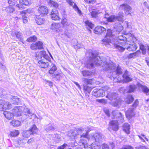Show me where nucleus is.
Returning a JSON list of instances; mask_svg holds the SVG:
<instances>
[{
	"mask_svg": "<svg viewBox=\"0 0 149 149\" xmlns=\"http://www.w3.org/2000/svg\"><path fill=\"white\" fill-rule=\"evenodd\" d=\"M109 70L113 71L112 76L114 79H117L118 82H120L123 79H125L126 82H129L132 80L129 77L128 71L126 70L123 74L122 70L119 65L116 67L114 64H108L106 61L104 70L107 71Z\"/></svg>",
	"mask_w": 149,
	"mask_h": 149,
	"instance_id": "nucleus-1",
	"label": "nucleus"
},
{
	"mask_svg": "<svg viewBox=\"0 0 149 149\" xmlns=\"http://www.w3.org/2000/svg\"><path fill=\"white\" fill-rule=\"evenodd\" d=\"M106 58L102 56H98L97 54L92 53L90 60L86 65L88 69L93 68L94 65L96 66H100L103 67L104 70Z\"/></svg>",
	"mask_w": 149,
	"mask_h": 149,
	"instance_id": "nucleus-2",
	"label": "nucleus"
},
{
	"mask_svg": "<svg viewBox=\"0 0 149 149\" xmlns=\"http://www.w3.org/2000/svg\"><path fill=\"white\" fill-rule=\"evenodd\" d=\"M112 32L111 29H108L107 30V34L104 39L102 40L103 43L107 45H110L111 42L115 38V36L112 34Z\"/></svg>",
	"mask_w": 149,
	"mask_h": 149,
	"instance_id": "nucleus-3",
	"label": "nucleus"
},
{
	"mask_svg": "<svg viewBox=\"0 0 149 149\" xmlns=\"http://www.w3.org/2000/svg\"><path fill=\"white\" fill-rule=\"evenodd\" d=\"M124 13L123 12H119L118 16L115 15L110 16L107 19V21L108 22H112L116 21H119L123 22V21Z\"/></svg>",
	"mask_w": 149,
	"mask_h": 149,
	"instance_id": "nucleus-4",
	"label": "nucleus"
},
{
	"mask_svg": "<svg viewBox=\"0 0 149 149\" xmlns=\"http://www.w3.org/2000/svg\"><path fill=\"white\" fill-rule=\"evenodd\" d=\"M126 41L127 40H124L120 41L118 40H115V41L113 40L111 42V44L114 45V47L118 49L120 52H123L125 49L120 46L119 44L121 45H123L125 44Z\"/></svg>",
	"mask_w": 149,
	"mask_h": 149,
	"instance_id": "nucleus-5",
	"label": "nucleus"
},
{
	"mask_svg": "<svg viewBox=\"0 0 149 149\" xmlns=\"http://www.w3.org/2000/svg\"><path fill=\"white\" fill-rule=\"evenodd\" d=\"M92 95L96 97H102L104 95L105 92L102 89L96 88L92 92Z\"/></svg>",
	"mask_w": 149,
	"mask_h": 149,
	"instance_id": "nucleus-6",
	"label": "nucleus"
},
{
	"mask_svg": "<svg viewBox=\"0 0 149 149\" xmlns=\"http://www.w3.org/2000/svg\"><path fill=\"white\" fill-rule=\"evenodd\" d=\"M46 61L47 60H46ZM38 65L41 68H50L52 65V63L50 62H47L41 60L39 61Z\"/></svg>",
	"mask_w": 149,
	"mask_h": 149,
	"instance_id": "nucleus-7",
	"label": "nucleus"
},
{
	"mask_svg": "<svg viewBox=\"0 0 149 149\" xmlns=\"http://www.w3.org/2000/svg\"><path fill=\"white\" fill-rule=\"evenodd\" d=\"M24 115L23 118L25 119L31 118L32 116L34 114L29 109L27 108H25L23 112Z\"/></svg>",
	"mask_w": 149,
	"mask_h": 149,
	"instance_id": "nucleus-8",
	"label": "nucleus"
},
{
	"mask_svg": "<svg viewBox=\"0 0 149 149\" xmlns=\"http://www.w3.org/2000/svg\"><path fill=\"white\" fill-rule=\"evenodd\" d=\"M119 8L120 10H123L125 14L127 15L130 14L131 8L128 4L126 3L120 5Z\"/></svg>",
	"mask_w": 149,
	"mask_h": 149,
	"instance_id": "nucleus-9",
	"label": "nucleus"
},
{
	"mask_svg": "<svg viewBox=\"0 0 149 149\" xmlns=\"http://www.w3.org/2000/svg\"><path fill=\"white\" fill-rule=\"evenodd\" d=\"M40 16L42 17L47 15L48 13V10L47 7L45 6H41L38 9Z\"/></svg>",
	"mask_w": 149,
	"mask_h": 149,
	"instance_id": "nucleus-10",
	"label": "nucleus"
},
{
	"mask_svg": "<svg viewBox=\"0 0 149 149\" xmlns=\"http://www.w3.org/2000/svg\"><path fill=\"white\" fill-rule=\"evenodd\" d=\"M19 2L20 4H17V6L20 9L24 8L23 5L28 6L30 5L31 3V0H19Z\"/></svg>",
	"mask_w": 149,
	"mask_h": 149,
	"instance_id": "nucleus-11",
	"label": "nucleus"
},
{
	"mask_svg": "<svg viewBox=\"0 0 149 149\" xmlns=\"http://www.w3.org/2000/svg\"><path fill=\"white\" fill-rule=\"evenodd\" d=\"M109 128L114 131H117L118 129V124L117 120L111 121L109 125Z\"/></svg>",
	"mask_w": 149,
	"mask_h": 149,
	"instance_id": "nucleus-12",
	"label": "nucleus"
},
{
	"mask_svg": "<svg viewBox=\"0 0 149 149\" xmlns=\"http://www.w3.org/2000/svg\"><path fill=\"white\" fill-rule=\"evenodd\" d=\"M137 85L140 90H141L142 92L146 94V95H148L149 88L147 86H143L139 83H138Z\"/></svg>",
	"mask_w": 149,
	"mask_h": 149,
	"instance_id": "nucleus-13",
	"label": "nucleus"
},
{
	"mask_svg": "<svg viewBox=\"0 0 149 149\" xmlns=\"http://www.w3.org/2000/svg\"><path fill=\"white\" fill-rule=\"evenodd\" d=\"M71 43L74 48L76 50L82 48L83 47V45L80 43H78L77 40L75 39L72 40Z\"/></svg>",
	"mask_w": 149,
	"mask_h": 149,
	"instance_id": "nucleus-14",
	"label": "nucleus"
},
{
	"mask_svg": "<svg viewBox=\"0 0 149 149\" xmlns=\"http://www.w3.org/2000/svg\"><path fill=\"white\" fill-rule=\"evenodd\" d=\"M64 75L60 71L56 72L54 74L52 75V77L55 80H59L63 77Z\"/></svg>",
	"mask_w": 149,
	"mask_h": 149,
	"instance_id": "nucleus-15",
	"label": "nucleus"
},
{
	"mask_svg": "<svg viewBox=\"0 0 149 149\" xmlns=\"http://www.w3.org/2000/svg\"><path fill=\"white\" fill-rule=\"evenodd\" d=\"M58 11L55 9H53L51 13V17L53 20H57L59 19V17L58 16Z\"/></svg>",
	"mask_w": 149,
	"mask_h": 149,
	"instance_id": "nucleus-16",
	"label": "nucleus"
},
{
	"mask_svg": "<svg viewBox=\"0 0 149 149\" xmlns=\"http://www.w3.org/2000/svg\"><path fill=\"white\" fill-rule=\"evenodd\" d=\"M137 48L136 45L134 42L133 41L130 44H129V45L127 48V49L130 51H134Z\"/></svg>",
	"mask_w": 149,
	"mask_h": 149,
	"instance_id": "nucleus-17",
	"label": "nucleus"
},
{
	"mask_svg": "<svg viewBox=\"0 0 149 149\" xmlns=\"http://www.w3.org/2000/svg\"><path fill=\"white\" fill-rule=\"evenodd\" d=\"M92 139L96 142H99L102 139L101 135L98 133L95 134L93 136Z\"/></svg>",
	"mask_w": 149,
	"mask_h": 149,
	"instance_id": "nucleus-18",
	"label": "nucleus"
},
{
	"mask_svg": "<svg viewBox=\"0 0 149 149\" xmlns=\"http://www.w3.org/2000/svg\"><path fill=\"white\" fill-rule=\"evenodd\" d=\"M106 29L104 27L100 26H97L95 28L94 32L96 34H102L104 31H106Z\"/></svg>",
	"mask_w": 149,
	"mask_h": 149,
	"instance_id": "nucleus-19",
	"label": "nucleus"
},
{
	"mask_svg": "<svg viewBox=\"0 0 149 149\" xmlns=\"http://www.w3.org/2000/svg\"><path fill=\"white\" fill-rule=\"evenodd\" d=\"M84 92L86 94V96L88 97L89 96V95L92 90V88L87 85H84Z\"/></svg>",
	"mask_w": 149,
	"mask_h": 149,
	"instance_id": "nucleus-20",
	"label": "nucleus"
},
{
	"mask_svg": "<svg viewBox=\"0 0 149 149\" xmlns=\"http://www.w3.org/2000/svg\"><path fill=\"white\" fill-rule=\"evenodd\" d=\"M118 97V94L116 93H109L106 96V97L111 101L116 99Z\"/></svg>",
	"mask_w": 149,
	"mask_h": 149,
	"instance_id": "nucleus-21",
	"label": "nucleus"
},
{
	"mask_svg": "<svg viewBox=\"0 0 149 149\" xmlns=\"http://www.w3.org/2000/svg\"><path fill=\"white\" fill-rule=\"evenodd\" d=\"M125 115L127 117L131 118L134 115L133 109H128L125 112Z\"/></svg>",
	"mask_w": 149,
	"mask_h": 149,
	"instance_id": "nucleus-22",
	"label": "nucleus"
},
{
	"mask_svg": "<svg viewBox=\"0 0 149 149\" xmlns=\"http://www.w3.org/2000/svg\"><path fill=\"white\" fill-rule=\"evenodd\" d=\"M3 114L5 117L8 119H12L13 118L14 114L10 112L7 111H4L3 113Z\"/></svg>",
	"mask_w": 149,
	"mask_h": 149,
	"instance_id": "nucleus-23",
	"label": "nucleus"
},
{
	"mask_svg": "<svg viewBox=\"0 0 149 149\" xmlns=\"http://www.w3.org/2000/svg\"><path fill=\"white\" fill-rule=\"evenodd\" d=\"M3 10H5L8 13H11L15 11V9L12 6L10 5L9 6L4 7L3 8Z\"/></svg>",
	"mask_w": 149,
	"mask_h": 149,
	"instance_id": "nucleus-24",
	"label": "nucleus"
},
{
	"mask_svg": "<svg viewBox=\"0 0 149 149\" xmlns=\"http://www.w3.org/2000/svg\"><path fill=\"white\" fill-rule=\"evenodd\" d=\"M40 16L36 15L35 18L36 23L38 25H41L45 22V20L43 18H41Z\"/></svg>",
	"mask_w": 149,
	"mask_h": 149,
	"instance_id": "nucleus-25",
	"label": "nucleus"
},
{
	"mask_svg": "<svg viewBox=\"0 0 149 149\" xmlns=\"http://www.w3.org/2000/svg\"><path fill=\"white\" fill-rule=\"evenodd\" d=\"M37 56V55H36ZM38 58H42V57L44 58L47 59V58H48V56L46 54V52L44 51H40L38 54Z\"/></svg>",
	"mask_w": 149,
	"mask_h": 149,
	"instance_id": "nucleus-26",
	"label": "nucleus"
},
{
	"mask_svg": "<svg viewBox=\"0 0 149 149\" xmlns=\"http://www.w3.org/2000/svg\"><path fill=\"white\" fill-rule=\"evenodd\" d=\"M32 134H37L38 130L35 125H33L29 129Z\"/></svg>",
	"mask_w": 149,
	"mask_h": 149,
	"instance_id": "nucleus-27",
	"label": "nucleus"
},
{
	"mask_svg": "<svg viewBox=\"0 0 149 149\" xmlns=\"http://www.w3.org/2000/svg\"><path fill=\"white\" fill-rule=\"evenodd\" d=\"M123 130L127 134L130 133V125L128 123H125L123 125Z\"/></svg>",
	"mask_w": 149,
	"mask_h": 149,
	"instance_id": "nucleus-28",
	"label": "nucleus"
},
{
	"mask_svg": "<svg viewBox=\"0 0 149 149\" xmlns=\"http://www.w3.org/2000/svg\"><path fill=\"white\" fill-rule=\"evenodd\" d=\"M56 127L54 124H49L46 128V130L47 132L50 131H53L56 129Z\"/></svg>",
	"mask_w": 149,
	"mask_h": 149,
	"instance_id": "nucleus-29",
	"label": "nucleus"
},
{
	"mask_svg": "<svg viewBox=\"0 0 149 149\" xmlns=\"http://www.w3.org/2000/svg\"><path fill=\"white\" fill-rule=\"evenodd\" d=\"M83 76L85 77H88L91 76L92 74V72L89 70H83L81 72Z\"/></svg>",
	"mask_w": 149,
	"mask_h": 149,
	"instance_id": "nucleus-30",
	"label": "nucleus"
},
{
	"mask_svg": "<svg viewBox=\"0 0 149 149\" xmlns=\"http://www.w3.org/2000/svg\"><path fill=\"white\" fill-rule=\"evenodd\" d=\"M140 53L139 50H137L136 52L130 54L128 56V58H134L136 56H139Z\"/></svg>",
	"mask_w": 149,
	"mask_h": 149,
	"instance_id": "nucleus-31",
	"label": "nucleus"
},
{
	"mask_svg": "<svg viewBox=\"0 0 149 149\" xmlns=\"http://www.w3.org/2000/svg\"><path fill=\"white\" fill-rule=\"evenodd\" d=\"M136 86L134 85H130L128 87L127 89L128 90V92L131 93L134 92L136 88Z\"/></svg>",
	"mask_w": 149,
	"mask_h": 149,
	"instance_id": "nucleus-32",
	"label": "nucleus"
},
{
	"mask_svg": "<svg viewBox=\"0 0 149 149\" xmlns=\"http://www.w3.org/2000/svg\"><path fill=\"white\" fill-rule=\"evenodd\" d=\"M48 5L51 7H53L56 8H57L58 6V4L56 2L51 0H49L48 1Z\"/></svg>",
	"mask_w": 149,
	"mask_h": 149,
	"instance_id": "nucleus-33",
	"label": "nucleus"
},
{
	"mask_svg": "<svg viewBox=\"0 0 149 149\" xmlns=\"http://www.w3.org/2000/svg\"><path fill=\"white\" fill-rule=\"evenodd\" d=\"M134 99V98L132 95H129L125 99V101L127 104H130L133 102Z\"/></svg>",
	"mask_w": 149,
	"mask_h": 149,
	"instance_id": "nucleus-34",
	"label": "nucleus"
},
{
	"mask_svg": "<svg viewBox=\"0 0 149 149\" xmlns=\"http://www.w3.org/2000/svg\"><path fill=\"white\" fill-rule=\"evenodd\" d=\"M10 123L14 127H17L20 125L21 123L20 121L18 120H13L10 122Z\"/></svg>",
	"mask_w": 149,
	"mask_h": 149,
	"instance_id": "nucleus-35",
	"label": "nucleus"
},
{
	"mask_svg": "<svg viewBox=\"0 0 149 149\" xmlns=\"http://www.w3.org/2000/svg\"><path fill=\"white\" fill-rule=\"evenodd\" d=\"M87 141L85 139H81L79 141V145L80 146H83L84 148H86V146H87Z\"/></svg>",
	"mask_w": 149,
	"mask_h": 149,
	"instance_id": "nucleus-36",
	"label": "nucleus"
},
{
	"mask_svg": "<svg viewBox=\"0 0 149 149\" xmlns=\"http://www.w3.org/2000/svg\"><path fill=\"white\" fill-rule=\"evenodd\" d=\"M50 68L49 71V73L50 74H53L54 73L55 71H56L57 70L56 66L52 63V66L50 68Z\"/></svg>",
	"mask_w": 149,
	"mask_h": 149,
	"instance_id": "nucleus-37",
	"label": "nucleus"
},
{
	"mask_svg": "<svg viewBox=\"0 0 149 149\" xmlns=\"http://www.w3.org/2000/svg\"><path fill=\"white\" fill-rule=\"evenodd\" d=\"M22 134L24 137L28 138L32 134L31 132L29 130L24 131L22 132Z\"/></svg>",
	"mask_w": 149,
	"mask_h": 149,
	"instance_id": "nucleus-38",
	"label": "nucleus"
},
{
	"mask_svg": "<svg viewBox=\"0 0 149 149\" xmlns=\"http://www.w3.org/2000/svg\"><path fill=\"white\" fill-rule=\"evenodd\" d=\"M82 79L84 83L87 84H92L93 82V79H89L86 78H82Z\"/></svg>",
	"mask_w": 149,
	"mask_h": 149,
	"instance_id": "nucleus-39",
	"label": "nucleus"
},
{
	"mask_svg": "<svg viewBox=\"0 0 149 149\" xmlns=\"http://www.w3.org/2000/svg\"><path fill=\"white\" fill-rule=\"evenodd\" d=\"M121 113L119 112L118 111H114L112 112V115L113 116L112 117V118H117L119 116V115L120 116V113Z\"/></svg>",
	"mask_w": 149,
	"mask_h": 149,
	"instance_id": "nucleus-40",
	"label": "nucleus"
},
{
	"mask_svg": "<svg viewBox=\"0 0 149 149\" xmlns=\"http://www.w3.org/2000/svg\"><path fill=\"white\" fill-rule=\"evenodd\" d=\"M11 104L8 102L5 101L4 104H3L2 108L5 109H10L11 108Z\"/></svg>",
	"mask_w": 149,
	"mask_h": 149,
	"instance_id": "nucleus-41",
	"label": "nucleus"
},
{
	"mask_svg": "<svg viewBox=\"0 0 149 149\" xmlns=\"http://www.w3.org/2000/svg\"><path fill=\"white\" fill-rule=\"evenodd\" d=\"M140 49L142 51V54L143 55H145L146 53V47L142 44H140L139 45Z\"/></svg>",
	"mask_w": 149,
	"mask_h": 149,
	"instance_id": "nucleus-42",
	"label": "nucleus"
},
{
	"mask_svg": "<svg viewBox=\"0 0 149 149\" xmlns=\"http://www.w3.org/2000/svg\"><path fill=\"white\" fill-rule=\"evenodd\" d=\"M115 38H115L113 41H115V40H118L120 41L122 40H127V38L125 37H124L123 35L118 36V37H117L116 39H115Z\"/></svg>",
	"mask_w": 149,
	"mask_h": 149,
	"instance_id": "nucleus-43",
	"label": "nucleus"
},
{
	"mask_svg": "<svg viewBox=\"0 0 149 149\" xmlns=\"http://www.w3.org/2000/svg\"><path fill=\"white\" fill-rule=\"evenodd\" d=\"M19 134L18 131L15 130L10 132V135L11 136L15 137L18 136Z\"/></svg>",
	"mask_w": 149,
	"mask_h": 149,
	"instance_id": "nucleus-44",
	"label": "nucleus"
},
{
	"mask_svg": "<svg viewBox=\"0 0 149 149\" xmlns=\"http://www.w3.org/2000/svg\"><path fill=\"white\" fill-rule=\"evenodd\" d=\"M37 39L36 37L35 36H34L27 38V40L29 42H31L35 41L37 40Z\"/></svg>",
	"mask_w": 149,
	"mask_h": 149,
	"instance_id": "nucleus-45",
	"label": "nucleus"
},
{
	"mask_svg": "<svg viewBox=\"0 0 149 149\" xmlns=\"http://www.w3.org/2000/svg\"><path fill=\"white\" fill-rule=\"evenodd\" d=\"M37 45L38 49H40L43 48V43L42 42L40 41L37 42Z\"/></svg>",
	"mask_w": 149,
	"mask_h": 149,
	"instance_id": "nucleus-46",
	"label": "nucleus"
},
{
	"mask_svg": "<svg viewBox=\"0 0 149 149\" xmlns=\"http://www.w3.org/2000/svg\"><path fill=\"white\" fill-rule=\"evenodd\" d=\"M85 23L86 25L88 26L91 29H92L94 25L89 21H86Z\"/></svg>",
	"mask_w": 149,
	"mask_h": 149,
	"instance_id": "nucleus-47",
	"label": "nucleus"
},
{
	"mask_svg": "<svg viewBox=\"0 0 149 149\" xmlns=\"http://www.w3.org/2000/svg\"><path fill=\"white\" fill-rule=\"evenodd\" d=\"M74 5L73 6V8L75 9V10L80 15L81 14V11L80 10L79 8L77 6L76 3H74Z\"/></svg>",
	"mask_w": 149,
	"mask_h": 149,
	"instance_id": "nucleus-48",
	"label": "nucleus"
},
{
	"mask_svg": "<svg viewBox=\"0 0 149 149\" xmlns=\"http://www.w3.org/2000/svg\"><path fill=\"white\" fill-rule=\"evenodd\" d=\"M119 116L117 118L118 119V121H119L121 123H123L124 121L123 116L122 114L121 113H120V116Z\"/></svg>",
	"mask_w": 149,
	"mask_h": 149,
	"instance_id": "nucleus-49",
	"label": "nucleus"
},
{
	"mask_svg": "<svg viewBox=\"0 0 149 149\" xmlns=\"http://www.w3.org/2000/svg\"><path fill=\"white\" fill-rule=\"evenodd\" d=\"M67 19L65 18H64L62 20L61 23L64 26H68L69 25V24L67 22Z\"/></svg>",
	"mask_w": 149,
	"mask_h": 149,
	"instance_id": "nucleus-50",
	"label": "nucleus"
},
{
	"mask_svg": "<svg viewBox=\"0 0 149 149\" xmlns=\"http://www.w3.org/2000/svg\"><path fill=\"white\" fill-rule=\"evenodd\" d=\"M31 49L33 50H36L38 49V47L37 45V42L35 43L32 44L31 46Z\"/></svg>",
	"mask_w": 149,
	"mask_h": 149,
	"instance_id": "nucleus-51",
	"label": "nucleus"
},
{
	"mask_svg": "<svg viewBox=\"0 0 149 149\" xmlns=\"http://www.w3.org/2000/svg\"><path fill=\"white\" fill-rule=\"evenodd\" d=\"M101 147L102 149H109V146L107 144L104 143L102 145Z\"/></svg>",
	"mask_w": 149,
	"mask_h": 149,
	"instance_id": "nucleus-52",
	"label": "nucleus"
},
{
	"mask_svg": "<svg viewBox=\"0 0 149 149\" xmlns=\"http://www.w3.org/2000/svg\"><path fill=\"white\" fill-rule=\"evenodd\" d=\"M15 35L16 37L19 39L21 40L22 38V34L19 32L15 33Z\"/></svg>",
	"mask_w": 149,
	"mask_h": 149,
	"instance_id": "nucleus-53",
	"label": "nucleus"
},
{
	"mask_svg": "<svg viewBox=\"0 0 149 149\" xmlns=\"http://www.w3.org/2000/svg\"><path fill=\"white\" fill-rule=\"evenodd\" d=\"M12 111L15 114L19 112L18 107H15L12 110Z\"/></svg>",
	"mask_w": 149,
	"mask_h": 149,
	"instance_id": "nucleus-54",
	"label": "nucleus"
},
{
	"mask_svg": "<svg viewBox=\"0 0 149 149\" xmlns=\"http://www.w3.org/2000/svg\"><path fill=\"white\" fill-rule=\"evenodd\" d=\"M15 99V102H14V103L15 104H17L18 103L19 101V99L18 98H17V97L15 96L14 97H13V99H12V100L14 101V100Z\"/></svg>",
	"mask_w": 149,
	"mask_h": 149,
	"instance_id": "nucleus-55",
	"label": "nucleus"
},
{
	"mask_svg": "<svg viewBox=\"0 0 149 149\" xmlns=\"http://www.w3.org/2000/svg\"><path fill=\"white\" fill-rule=\"evenodd\" d=\"M115 147V145L113 142H110L109 143V149H113Z\"/></svg>",
	"mask_w": 149,
	"mask_h": 149,
	"instance_id": "nucleus-56",
	"label": "nucleus"
},
{
	"mask_svg": "<svg viewBox=\"0 0 149 149\" xmlns=\"http://www.w3.org/2000/svg\"><path fill=\"white\" fill-rule=\"evenodd\" d=\"M104 111L105 113L109 117L110 116V112L108 109H104Z\"/></svg>",
	"mask_w": 149,
	"mask_h": 149,
	"instance_id": "nucleus-57",
	"label": "nucleus"
},
{
	"mask_svg": "<svg viewBox=\"0 0 149 149\" xmlns=\"http://www.w3.org/2000/svg\"><path fill=\"white\" fill-rule=\"evenodd\" d=\"M97 12L95 11H92L91 13V15L93 17H97Z\"/></svg>",
	"mask_w": 149,
	"mask_h": 149,
	"instance_id": "nucleus-58",
	"label": "nucleus"
},
{
	"mask_svg": "<svg viewBox=\"0 0 149 149\" xmlns=\"http://www.w3.org/2000/svg\"><path fill=\"white\" fill-rule=\"evenodd\" d=\"M35 141V139L34 138H32L28 140L27 143L29 144L31 143L34 142Z\"/></svg>",
	"mask_w": 149,
	"mask_h": 149,
	"instance_id": "nucleus-59",
	"label": "nucleus"
},
{
	"mask_svg": "<svg viewBox=\"0 0 149 149\" xmlns=\"http://www.w3.org/2000/svg\"><path fill=\"white\" fill-rule=\"evenodd\" d=\"M139 104V102L137 100H136L133 104L132 106L134 108H136Z\"/></svg>",
	"mask_w": 149,
	"mask_h": 149,
	"instance_id": "nucleus-60",
	"label": "nucleus"
},
{
	"mask_svg": "<svg viewBox=\"0 0 149 149\" xmlns=\"http://www.w3.org/2000/svg\"><path fill=\"white\" fill-rule=\"evenodd\" d=\"M118 103V100H116L115 102H111L112 105L114 107H117Z\"/></svg>",
	"mask_w": 149,
	"mask_h": 149,
	"instance_id": "nucleus-61",
	"label": "nucleus"
},
{
	"mask_svg": "<svg viewBox=\"0 0 149 149\" xmlns=\"http://www.w3.org/2000/svg\"><path fill=\"white\" fill-rule=\"evenodd\" d=\"M58 25V24H52L51 26V29L54 30L55 29H56L57 28V26Z\"/></svg>",
	"mask_w": 149,
	"mask_h": 149,
	"instance_id": "nucleus-62",
	"label": "nucleus"
},
{
	"mask_svg": "<svg viewBox=\"0 0 149 149\" xmlns=\"http://www.w3.org/2000/svg\"><path fill=\"white\" fill-rule=\"evenodd\" d=\"M92 146L93 149H100V146L99 145H97L95 144V146H93V144H92Z\"/></svg>",
	"mask_w": 149,
	"mask_h": 149,
	"instance_id": "nucleus-63",
	"label": "nucleus"
},
{
	"mask_svg": "<svg viewBox=\"0 0 149 149\" xmlns=\"http://www.w3.org/2000/svg\"><path fill=\"white\" fill-rule=\"evenodd\" d=\"M122 149H134L133 148L130 146H125L123 147Z\"/></svg>",
	"mask_w": 149,
	"mask_h": 149,
	"instance_id": "nucleus-64",
	"label": "nucleus"
}]
</instances>
